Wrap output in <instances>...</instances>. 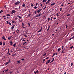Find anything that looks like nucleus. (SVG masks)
Returning <instances> with one entry per match:
<instances>
[{
  "label": "nucleus",
  "instance_id": "obj_19",
  "mask_svg": "<svg viewBox=\"0 0 74 74\" xmlns=\"http://www.w3.org/2000/svg\"><path fill=\"white\" fill-rule=\"evenodd\" d=\"M12 44H13L12 42L11 41L10 42V45H12Z\"/></svg>",
  "mask_w": 74,
  "mask_h": 74
},
{
  "label": "nucleus",
  "instance_id": "obj_34",
  "mask_svg": "<svg viewBox=\"0 0 74 74\" xmlns=\"http://www.w3.org/2000/svg\"><path fill=\"white\" fill-rule=\"evenodd\" d=\"M18 32H19V30L18 29H17V31H16V32H17V33H18Z\"/></svg>",
  "mask_w": 74,
  "mask_h": 74
},
{
  "label": "nucleus",
  "instance_id": "obj_17",
  "mask_svg": "<svg viewBox=\"0 0 74 74\" xmlns=\"http://www.w3.org/2000/svg\"><path fill=\"white\" fill-rule=\"evenodd\" d=\"M55 4V3H53L51 4V5H52V6L53 5H54V4Z\"/></svg>",
  "mask_w": 74,
  "mask_h": 74
},
{
  "label": "nucleus",
  "instance_id": "obj_21",
  "mask_svg": "<svg viewBox=\"0 0 74 74\" xmlns=\"http://www.w3.org/2000/svg\"><path fill=\"white\" fill-rule=\"evenodd\" d=\"M1 12H3V10H1L0 11V13H1Z\"/></svg>",
  "mask_w": 74,
  "mask_h": 74
},
{
  "label": "nucleus",
  "instance_id": "obj_45",
  "mask_svg": "<svg viewBox=\"0 0 74 74\" xmlns=\"http://www.w3.org/2000/svg\"><path fill=\"white\" fill-rule=\"evenodd\" d=\"M11 37H10L8 38V40H10V39H11Z\"/></svg>",
  "mask_w": 74,
  "mask_h": 74
},
{
  "label": "nucleus",
  "instance_id": "obj_24",
  "mask_svg": "<svg viewBox=\"0 0 74 74\" xmlns=\"http://www.w3.org/2000/svg\"><path fill=\"white\" fill-rule=\"evenodd\" d=\"M73 48V46H72V47H70V49H72Z\"/></svg>",
  "mask_w": 74,
  "mask_h": 74
},
{
  "label": "nucleus",
  "instance_id": "obj_32",
  "mask_svg": "<svg viewBox=\"0 0 74 74\" xmlns=\"http://www.w3.org/2000/svg\"><path fill=\"white\" fill-rule=\"evenodd\" d=\"M38 73V71H36V73Z\"/></svg>",
  "mask_w": 74,
  "mask_h": 74
},
{
  "label": "nucleus",
  "instance_id": "obj_63",
  "mask_svg": "<svg viewBox=\"0 0 74 74\" xmlns=\"http://www.w3.org/2000/svg\"><path fill=\"white\" fill-rule=\"evenodd\" d=\"M48 62H46V64H48Z\"/></svg>",
  "mask_w": 74,
  "mask_h": 74
},
{
  "label": "nucleus",
  "instance_id": "obj_7",
  "mask_svg": "<svg viewBox=\"0 0 74 74\" xmlns=\"http://www.w3.org/2000/svg\"><path fill=\"white\" fill-rule=\"evenodd\" d=\"M19 4V1H18L17 2H16V3H15V5H17V4Z\"/></svg>",
  "mask_w": 74,
  "mask_h": 74
},
{
  "label": "nucleus",
  "instance_id": "obj_41",
  "mask_svg": "<svg viewBox=\"0 0 74 74\" xmlns=\"http://www.w3.org/2000/svg\"><path fill=\"white\" fill-rule=\"evenodd\" d=\"M40 5L41 7H42V4H41Z\"/></svg>",
  "mask_w": 74,
  "mask_h": 74
},
{
  "label": "nucleus",
  "instance_id": "obj_49",
  "mask_svg": "<svg viewBox=\"0 0 74 74\" xmlns=\"http://www.w3.org/2000/svg\"><path fill=\"white\" fill-rule=\"evenodd\" d=\"M24 60H25V59H24V58H23L22 59H21V60H23V61Z\"/></svg>",
  "mask_w": 74,
  "mask_h": 74
},
{
  "label": "nucleus",
  "instance_id": "obj_8",
  "mask_svg": "<svg viewBox=\"0 0 74 74\" xmlns=\"http://www.w3.org/2000/svg\"><path fill=\"white\" fill-rule=\"evenodd\" d=\"M60 50H61V49L60 48H59L58 49V52H59V51H60Z\"/></svg>",
  "mask_w": 74,
  "mask_h": 74
},
{
  "label": "nucleus",
  "instance_id": "obj_38",
  "mask_svg": "<svg viewBox=\"0 0 74 74\" xmlns=\"http://www.w3.org/2000/svg\"><path fill=\"white\" fill-rule=\"evenodd\" d=\"M58 14H59V13H58L57 14V16H59V15H58Z\"/></svg>",
  "mask_w": 74,
  "mask_h": 74
},
{
  "label": "nucleus",
  "instance_id": "obj_35",
  "mask_svg": "<svg viewBox=\"0 0 74 74\" xmlns=\"http://www.w3.org/2000/svg\"><path fill=\"white\" fill-rule=\"evenodd\" d=\"M50 0H48L47 2H48V3H49V1H50Z\"/></svg>",
  "mask_w": 74,
  "mask_h": 74
},
{
  "label": "nucleus",
  "instance_id": "obj_5",
  "mask_svg": "<svg viewBox=\"0 0 74 74\" xmlns=\"http://www.w3.org/2000/svg\"><path fill=\"white\" fill-rule=\"evenodd\" d=\"M19 17V16H15V19H16H16H18V17Z\"/></svg>",
  "mask_w": 74,
  "mask_h": 74
},
{
  "label": "nucleus",
  "instance_id": "obj_61",
  "mask_svg": "<svg viewBox=\"0 0 74 74\" xmlns=\"http://www.w3.org/2000/svg\"><path fill=\"white\" fill-rule=\"evenodd\" d=\"M64 5L63 4H62V5H61V6H64Z\"/></svg>",
  "mask_w": 74,
  "mask_h": 74
},
{
  "label": "nucleus",
  "instance_id": "obj_31",
  "mask_svg": "<svg viewBox=\"0 0 74 74\" xmlns=\"http://www.w3.org/2000/svg\"><path fill=\"white\" fill-rule=\"evenodd\" d=\"M15 45H16V43H15V44H14L13 45V46L14 47H15Z\"/></svg>",
  "mask_w": 74,
  "mask_h": 74
},
{
  "label": "nucleus",
  "instance_id": "obj_55",
  "mask_svg": "<svg viewBox=\"0 0 74 74\" xmlns=\"http://www.w3.org/2000/svg\"><path fill=\"white\" fill-rule=\"evenodd\" d=\"M62 10V8H60V11H61V10Z\"/></svg>",
  "mask_w": 74,
  "mask_h": 74
},
{
  "label": "nucleus",
  "instance_id": "obj_42",
  "mask_svg": "<svg viewBox=\"0 0 74 74\" xmlns=\"http://www.w3.org/2000/svg\"><path fill=\"white\" fill-rule=\"evenodd\" d=\"M49 20H50V18H49L48 19V21H49Z\"/></svg>",
  "mask_w": 74,
  "mask_h": 74
},
{
  "label": "nucleus",
  "instance_id": "obj_23",
  "mask_svg": "<svg viewBox=\"0 0 74 74\" xmlns=\"http://www.w3.org/2000/svg\"><path fill=\"white\" fill-rule=\"evenodd\" d=\"M41 14H38V16H40V15H41Z\"/></svg>",
  "mask_w": 74,
  "mask_h": 74
},
{
  "label": "nucleus",
  "instance_id": "obj_47",
  "mask_svg": "<svg viewBox=\"0 0 74 74\" xmlns=\"http://www.w3.org/2000/svg\"><path fill=\"white\" fill-rule=\"evenodd\" d=\"M48 58H49V57H47V58H46V59H48Z\"/></svg>",
  "mask_w": 74,
  "mask_h": 74
},
{
  "label": "nucleus",
  "instance_id": "obj_26",
  "mask_svg": "<svg viewBox=\"0 0 74 74\" xmlns=\"http://www.w3.org/2000/svg\"><path fill=\"white\" fill-rule=\"evenodd\" d=\"M27 42H24V43H23V45H25V44H26L27 43Z\"/></svg>",
  "mask_w": 74,
  "mask_h": 74
},
{
  "label": "nucleus",
  "instance_id": "obj_58",
  "mask_svg": "<svg viewBox=\"0 0 74 74\" xmlns=\"http://www.w3.org/2000/svg\"><path fill=\"white\" fill-rule=\"evenodd\" d=\"M68 27V26L67 25H66V28H67V27Z\"/></svg>",
  "mask_w": 74,
  "mask_h": 74
},
{
  "label": "nucleus",
  "instance_id": "obj_3",
  "mask_svg": "<svg viewBox=\"0 0 74 74\" xmlns=\"http://www.w3.org/2000/svg\"><path fill=\"white\" fill-rule=\"evenodd\" d=\"M39 10H38L37 11V12H38V13H39V12H40L41 11V9H39Z\"/></svg>",
  "mask_w": 74,
  "mask_h": 74
},
{
  "label": "nucleus",
  "instance_id": "obj_57",
  "mask_svg": "<svg viewBox=\"0 0 74 74\" xmlns=\"http://www.w3.org/2000/svg\"><path fill=\"white\" fill-rule=\"evenodd\" d=\"M56 55V53H54L53 55V56H54V55Z\"/></svg>",
  "mask_w": 74,
  "mask_h": 74
},
{
  "label": "nucleus",
  "instance_id": "obj_14",
  "mask_svg": "<svg viewBox=\"0 0 74 74\" xmlns=\"http://www.w3.org/2000/svg\"><path fill=\"white\" fill-rule=\"evenodd\" d=\"M11 59H10V58H9V61L8 62H9V63H10V62H11Z\"/></svg>",
  "mask_w": 74,
  "mask_h": 74
},
{
  "label": "nucleus",
  "instance_id": "obj_2",
  "mask_svg": "<svg viewBox=\"0 0 74 74\" xmlns=\"http://www.w3.org/2000/svg\"><path fill=\"white\" fill-rule=\"evenodd\" d=\"M15 10H13L11 14H14V13H15Z\"/></svg>",
  "mask_w": 74,
  "mask_h": 74
},
{
  "label": "nucleus",
  "instance_id": "obj_11",
  "mask_svg": "<svg viewBox=\"0 0 74 74\" xmlns=\"http://www.w3.org/2000/svg\"><path fill=\"white\" fill-rule=\"evenodd\" d=\"M22 6L23 7H25V4L23 3L22 5Z\"/></svg>",
  "mask_w": 74,
  "mask_h": 74
},
{
  "label": "nucleus",
  "instance_id": "obj_16",
  "mask_svg": "<svg viewBox=\"0 0 74 74\" xmlns=\"http://www.w3.org/2000/svg\"><path fill=\"white\" fill-rule=\"evenodd\" d=\"M5 42H3V46L5 45Z\"/></svg>",
  "mask_w": 74,
  "mask_h": 74
},
{
  "label": "nucleus",
  "instance_id": "obj_9",
  "mask_svg": "<svg viewBox=\"0 0 74 74\" xmlns=\"http://www.w3.org/2000/svg\"><path fill=\"white\" fill-rule=\"evenodd\" d=\"M51 61V60H48V61L47 62V63H50V62Z\"/></svg>",
  "mask_w": 74,
  "mask_h": 74
},
{
  "label": "nucleus",
  "instance_id": "obj_50",
  "mask_svg": "<svg viewBox=\"0 0 74 74\" xmlns=\"http://www.w3.org/2000/svg\"><path fill=\"white\" fill-rule=\"evenodd\" d=\"M34 13H35V14H37V12L36 11H35L34 12Z\"/></svg>",
  "mask_w": 74,
  "mask_h": 74
},
{
  "label": "nucleus",
  "instance_id": "obj_44",
  "mask_svg": "<svg viewBox=\"0 0 74 74\" xmlns=\"http://www.w3.org/2000/svg\"><path fill=\"white\" fill-rule=\"evenodd\" d=\"M70 14H69L67 15V16H70Z\"/></svg>",
  "mask_w": 74,
  "mask_h": 74
},
{
  "label": "nucleus",
  "instance_id": "obj_33",
  "mask_svg": "<svg viewBox=\"0 0 74 74\" xmlns=\"http://www.w3.org/2000/svg\"><path fill=\"white\" fill-rule=\"evenodd\" d=\"M71 66H73V63H71Z\"/></svg>",
  "mask_w": 74,
  "mask_h": 74
},
{
  "label": "nucleus",
  "instance_id": "obj_51",
  "mask_svg": "<svg viewBox=\"0 0 74 74\" xmlns=\"http://www.w3.org/2000/svg\"><path fill=\"white\" fill-rule=\"evenodd\" d=\"M22 25H23L22 26H24V24L23 23H22Z\"/></svg>",
  "mask_w": 74,
  "mask_h": 74
},
{
  "label": "nucleus",
  "instance_id": "obj_52",
  "mask_svg": "<svg viewBox=\"0 0 74 74\" xmlns=\"http://www.w3.org/2000/svg\"><path fill=\"white\" fill-rule=\"evenodd\" d=\"M43 62H44V61H45V59H43Z\"/></svg>",
  "mask_w": 74,
  "mask_h": 74
},
{
  "label": "nucleus",
  "instance_id": "obj_43",
  "mask_svg": "<svg viewBox=\"0 0 74 74\" xmlns=\"http://www.w3.org/2000/svg\"><path fill=\"white\" fill-rule=\"evenodd\" d=\"M6 22H7V24H8L9 23H8V21H6Z\"/></svg>",
  "mask_w": 74,
  "mask_h": 74
},
{
  "label": "nucleus",
  "instance_id": "obj_12",
  "mask_svg": "<svg viewBox=\"0 0 74 74\" xmlns=\"http://www.w3.org/2000/svg\"><path fill=\"white\" fill-rule=\"evenodd\" d=\"M54 60V58H53V59L50 62V63H52V62H53Z\"/></svg>",
  "mask_w": 74,
  "mask_h": 74
},
{
  "label": "nucleus",
  "instance_id": "obj_20",
  "mask_svg": "<svg viewBox=\"0 0 74 74\" xmlns=\"http://www.w3.org/2000/svg\"><path fill=\"white\" fill-rule=\"evenodd\" d=\"M47 8V6H45V7L43 9V10H44L45 9V8Z\"/></svg>",
  "mask_w": 74,
  "mask_h": 74
},
{
  "label": "nucleus",
  "instance_id": "obj_4",
  "mask_svg": "<svg viewBox=\"0 0 74 74\" xmlns=\"http://www.w3.org/2000/svg\"><path fill=\"white\" fill-rule=\"evenodd\" d=\"M42 28L41 27V28L38 31V33H40V32H41L42 31Z\"/></svg>",
  "mask_w": 74,
  "mask_h": 74
},
{
  "label": "nucleus",
  "instance_id": "obj_30",
  "mask_svg": "<svg viewBox=\"0 0 74 74\" xmlns=\"http://www.w3.org/2000/svg\"><path fill=\"white\" fill-rule=\"evenodd\" d=\"M52 19H53V17H51V21H52Z\"/></svg>",
  "mask_w": 74,
  "mask_h": 74
},
{
  "label": "nucleus",
  "instance_id": "obj_60",
  "mask_svg": "<svg viewBox=\"0 0 74 74\" xmlns=\"http://www.w3.org/2000/svg\"><path fill=\"white\" fill-rule=\"evenodd\" d=\"M15 56V54H14V55H12V56L13 57H14V56Z\"/></svg>",
  "mask_w": 74,
  "mask_h": 74
},
{
  "label": "nucleus",
  "instance_id": "obj_48",
  "mask_svg": "<svg viewBox=\"0 0 74 74\" xmlns=\"http://www.w3.org/2000/svg\"><path fill=\"white\" fill-rule=\"evenodd\" d=\"M74 37H73L72 38H71V39H73V38H74Z\"/></svg>",
  "mask_w": 74,
  "mask_h": 74
},
{
  "label": "nucleus",
  "instance_id": "obj_59",
  "mask_svg": "<svg viewBox=\"0 0 74 74\" xmlns=\"http://www.w3.org/2000/svg\"><path fill=\"white\" fill-rule=\"evenodd\" d=\"M38 5V3H36V5Z\"/></svg>",
  "mask_w": 74,
  "mask_h": 74
},
{
  "label": "nucleus",
  "instance_id": "obj_62",
  "mask_svg": "<svg viewBox=\"0 0 74 74\" xmlns=\"http://www.w3.org/2000/svg\"><path fill=\"white\" fill-rule=\"evenodd\" d=\"M48 3H48V2H47L46 3V4H48Z\"/></svg>",
  "mask_w": 74,
  "mask_h": 74
},
{
  "label": "nucleus",
  "instance_id": "obj_39",
  "mask_svg": "<svg viewBox=\"0 0 74 74\" xmlns=\"http://www.w3.org/2000/svg\"><path fill=\"white\" fill-rule=\"evenodd\" d=\"M8 69H7V70H5V72H6L7 71H8Z\"/></svg>",
  "mask_w": 74,
  "mask_h": 74
},
{
  "label": "nucleus",
  "instance_id": "obj_28",
  "mask_svg": "<svg viewBox=\"0 0 74 74\" xmlns=\"http://www.w3.org/2000/svg\"><path fill=\"white\" fill-rule=\"evenodd\" d=\"M31 7H33V6H34V5H33V3L31 4Z\"/></svg>",
  "mask_w": 74,
  "mask_h": 74
},
{
  "label": "nucleus",
  "instance_id": "obj_1",
  "mask_svg": "<svg viewBox=\"0 0 74 74\" xmlns=\"http://www.w3.org/2000/svg\"><path fill=\"white\" fill-rule=\"evenodd\" d=\"M14 27H15V25H13L11 27V29H12V30H13V29H14Z\"/></svg>",
  "mask_w": 74,
  "mask_h": 74
},
{
  "label": "nucleus",
  "instance_id": "obj_64",
  "mask_svg": "<svg viewBox=\"0 0 74 74\" xmlns=\"http://www.w3.org/2000/svg\"><path fill=\"white\" fill-rule=\"evenodd\" d=\"M56 19V17H55L54 18V19L55 20Z\"/></svg>",
  "mask_w": 74,
  "mask_h": 74
},
{
  "label": "nucleus",
  "instance_id": "obj_6",
  "mask_svg": "<svg viewBox=\"0 0 74 74\" xmlns=\"http://www.w3.org/2000/svg\"><path fill=\"white\" fill-rule=\"evenodd\" d=\"M2 38L3 39V40H6V39L4 36H3V37Z\"/></svg>",
  "mask_w": 74,
  "mask_h": 74
},
{
  "label": "nucleus",
  "instance_id": "obj_27",
  "mask_svg": "<svg viewBox=\"0 0 74 74\" xmlns=\"http://www.w3.org/2000/svg\"><path fill=\"white\" fill-rule=\"evenodd\" d=\"M47 55V53H44V55H43V56H45V55Z\"/></svg>",
  "mask_w": 74,
  "mask_h": 74
},
{
  "label": "nucleus",
  "instance_id": "obj_40",
  "mask_svg": "<svg viewBox=\"0 0 74 74\" xmlns=\"http://www.w3.org/2000/svg\"><path fill=\"white\" fill-rule=\"evenodd\" d=\"M34 8L35 9H36V8H37V7H36V6H35L34 7Z\"/></svg>",
  "mask_w": 74,
  "mask_h": 74
},
{
  "label": "nucleus",
  "instance_id": "obj_25",
  "mask_svg": "<svg viewBox=\"0 0 74 74\" xmlns=\"http://www.w3.org/2000/svg\"><path fill=\"white\" fill-rule=\"evenodd\" d=\"M30 15H31V14L30 13L28 14V17H30Z\"/></svg>",
  "mask_w": 74,
  "mask_h": 74
},
{
  "label": "nucleus",
  "instance_id": "obj_54",
  "mask_svg": "<svg viewBox=\"0 0 74 74\" xmlns=\"http://www.w3.org/2000/svg\"><path fill=\"white\" fill-rule=\"evenodd\" d=\"M9 25H11V23H9Z\"/></svg>",
  "mask_w": 74,
  "mask_h": 74
},
{
  "label": "nucleus",
  "instance_id": "obj_15",
  "mask_svg": "<svg viewBox=\"0 0 74 74\" xmlns=\"http://www.w3.org/2000/svg\"><path fill=\"white\" fill-rule=\"evenodd\" d=\"M46 1H47L46 0H43L42 1V2L43 3H45V2H46Z\"/></svg>",
  "mask_w": 74,
  "mask_h": 74
},
{
  "label": "nucleus",
  "instance_id": "obj_53",
  "mask_svg": "<svg viewBox=\"0 0 74 74\" xmlns=\"http://www.w3.org/2000/svg\"><path fill=\"white\" fill-rule=\"evenodd\" d=\"M34 73H35V74H36V72L34 71Z\"/></svg>",
  "mask_w": 74,
  "mask_h": 74
},
{
  "label": "nucleus",
  "instance_id": "obj_36",
  "mask_svg": "<svg viewBox=\"0 0 74 74\" xmlns=\"http://www.w3.org/2000/svg\"><path fill=\"white\" fill-rule=\"evenodd\" d=\"M19 18H20V19H21L22 17H21L20 16H19Z\"/></svg>",
  "mask_w": 74,
  "mask_h": 74
},
{
  "label": "nucleus",
  "instance_id": "obj_22",
  "mask_svg": "<svg viewBox=\"0 0 74 74\" xmlns=\"http://www.w3.org/2000/svg\"><path fill=\"white\" fill-rule=\"evenodd\" d=\"M0 45H2V42H0Z\"/></svg>",
  "mask_w": 74,
  "mask_h": 74
},
{
  "label": "nucleus",
  "instance_id": "obj_46",
  "mask_svg": "<svg viewBox=\"0 0 74 74\" xmlns=\"http://www.w3.org/2000/svg\"><path fill=\"white\" fill-rule=\"evenodd\" d=\"M24 36H25V37H27V35H24Z\"/></svg>",
  "mask_w": 74,
  "mask_h": 74
},
{
  "label": "nucleus",
  "instance_id": "obj_37",
  "mask_svg": "<svg viewBox=\"0 0 74 74\" xmlns=\"http://www.w3.org/2000/svg\"><path fill=\"white\" fill-rule=\"evenodd\" d=\"M6 15H7V16H10V14H7Z\"/></svg>",
  "mask_w": 74,
  "mask_h": 74
},
{
  "label": "nucleus",
  "instance_id": "obj_29",
  "mask_svg": "<svg viewBox=\"0 0 74 74\" xmlns=\"http://www.w3.org/2000/svg\"><path fill=\"white\" fill-rule=\"evenodd\" d=\"M9 50H10V49H8V53H9Z\"/></svg>",
  "mask_w": 74,
  "mask_h": 74
},
{
  "label": "nucleus",
  "instance_id": "obj_10",
  "mask_svg": "<svg viewBox=\"0 0 74 74\" xmlns=\"http://www.w3.org/2000/svg\"><path fill=\"white\" fill-rule=\"evenodd\" d=\"M9 63V62H7L5 63V66H6V65H7V64H8Z\"/></svg>",
  "mask_w": 74,
  "mask_h": 74
},
{
  "label": "nucleus",
  "instance_id": "obj_13",
  "mask_svg": "<svg viewBox=\"0 0 74 74\" xmlns=\"http://www.w3.org/2000/svg\"><path fill=\"white\" fill-rule=\"evenodd\" d=\"M49 28H50V26H49L48 29H47V31H48L49 30Z\"/></svg>",
  "mask_w": 74,
  "mask_h": 74
},
{
  "label": "nucleus",
  "instance_id": "obj_56",
  "mask_svg": "<svg viewBox=\"0 0 74 74\" xmlns=\"http://www.w3.org/2000/svg\"><path fill=\"white\" fill-rule=\"evenodd\" d=\"M54 35H55V34H52V36H54Z\"/></svg>",
  "mask_w": 74,
  "mask_h": 74
},
{
  "label": "nucleus",
  "instance_id": "obj_18",
  "mask_svg": "<svg viewBox=\"0 0 74 74\" xmlns=\"http://www.w3.org/2000/svg\"><path fill=\"white\" fill-rule=\"evenodd\" d=\"M28 27H30V23H28Z\"/></svg>",
  "mask_w": 74,
  "mask_h": 74
}]
</instances>
